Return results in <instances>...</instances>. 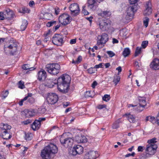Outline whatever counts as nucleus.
Returning a JSON list of instances; mask_svg holds the SVG:
<instances>
[{
	"label": "nucleus",
	"instance_id": "1",
	"mask_svg": "<svg viewBox=\"0 0 159 159\" xmlns=\"http://www.w3.org/2000/svg\"><path fill=\"white\" fill-rule=\"evenodd\" d=\"M71 78L67 74H64L59 77L57 80V89L61 93H66L68 92Z\"/></svg>",
	"mask_w": 159,
	"mask_h": 159
},
{
	"label": "nucleus",
	"instance_id": "2",
	"mask_svg": "<svg viewBox=\"0 0 159 159\" xmlns=\"http://www.w3.org/2000/svg\"><path fill=\"white\" fill-rule=\"evenodd\" d=\"M4 44V52L7 55H13L17 50L18 43L15 40H7V38H1Z\"/></svg>",
	"mask_w": 159,
	"mask_h": 159
},
{
	"label": "nucleus",
	"instance_id": "3",
	"mask_svg": "<svg viewBox=\"0 0 159 159\" xmlns=\"http://www.w3.org/2000/svg\"><path fill=\"white\" fill-rule=\"evenodd\" d=\"M57 151V146L53 143H50L42 151L41 156L43 159H50L52 155L55 154Z\"/></svg>",
	"mask_w": 159,
	"mask_h": 159
},
{
	"label": "nucleus",
	"instance_id": "4",
	"mask_svg": "<svg viewBox=\"0 0 159 159\" xmlns=\"http://www.w3.org/2000/svg\"><path fill=\"white\" fill-rule=\"evenodd\" d=\"M48 72L51 74L56 75L59 72L60 65L56 63H52L47 65L46 66Z\"/></svg>",
	"mask_w": 159,
	"mask_h": 159
},
{
	"label": "nucleus",
	"instance_id": "5",
	"mask_svg": "<svg viewBox=\"0 0 159 159\" xmlns=\"http://www.w3.org/2000/svg\"><path fill=\"white\" fill-rule=\"evenodd\" d=\"M71 18L70 16L68 14L64 13L59 16V22L62 25H66L70 23Z\"/></svg>",
	"mask_w": 159,
	"mask_h": 159
},
{
	"label": "nucleus",
	"instance_id": "6",
	"mask_svg": "<svg viewBox=\"0 0 159 159\" xmlns=\"http://www.w3.org/2000/svg\"><path fill=\"white\" fill-rule=\"evenodd\" d=\"M60 142L65 147H70L73 143V140L70 137H65L64 134H63L60 137Z\"/></svg>",
	"mask_w": 159,
	"mask_h": 159
},
{
	"label": "nucleus",
	"instance_id": "7",
	"mask_svg": "<svg viewBox=\"0 0 159 159\" xmlns=\"http://www.w3.org/2000/svg\"><path fill=\"white\" fill-rule=\"evenodd\" d=\"M103 0H88L87 6L91 10H95L98 7L99 4Z\"/></svg>",
	"mask_w": 159,
	"mask_h": 159
},
{
	"label": "nucleus",
	"instance_id": "8",
	"mask_svg": "<svg viewBox=\"0 0 159 159\" xmlns=\"http://www.w3.org/2000/svg\"><path fill=\"white\" fill-rule=\"evenodd\" d=\"M157 148V145L155 144H148L146 146V156L148 157L149 155H153L156 152V149Z\"/></svg>",
	"mask_w": 159,
	"mask_h": 159
},
{
	"label": "nucleus",
	"instance_id": "9",
	"mask_svg": "<svg viewBox=\"0 0 159 159\" xmlns=\"http://www.w3.org/2000/svg\"><path fill=\"white\" fill-rule=\"evenodd\" d=\"M69 8L71 14L73 16L78 15L80 12L79 5L77 3L71 4Z\"/></svg>",
	"mask_w": 159,
	"mask_h": 159
},
{
	"label": "nucleus",
	"instance_id": "10",
	"mask_svg": "<svg viewBox=\"0 0 159 159\" xmlns=\"http://www.w3.org/2000/svg\"><path fill=\"white\" fill-rule=\"evenodd\" d=\"M52 42L54 44L61 46L64 43L63 39L61 35L56 34L52 37Z\"/></svg>",
	"mask_w": 159,
	"mask_h": 159
},
{
	"label": "nucleus",
	"instance_id": "11",
	"mask_svg": "<svg viewBox=\"0 0 159 159\" xmlns=\"http://www.w3.org/2000/svg\"><path fill=\"white\" fill-rule=\"evenodd\" d=\"M58 100V96L55 93H50L48 95L47 100L48 103L51 104H54L57 102Z\"/></svg>",
	"mask_w": 159,
	"mask_h": 159
},
{
	"label": "nucleus",
	"instance_id": "12",
	"mask_svg": "<svg viewBox=\"0 0 159 159\" xmlns=\"http://www.w3.org/2000/svg\"><path fill=\"white\" fill-rule=\"evenodd\" d=\"M4 12H1V20H3L5 19H11L13 17L14 15H12V12L10 11V9H6Z\"/></svg>",
	"mask_w": 159,
	"mask_h": 159
},
{
	"label": "nucleus",
	"instance_id": "13",
	"mask_svg": "<svg viewBox=\"0 0 159 159\" xmlns=\"http://www.w3.org/2000/svg\"><path fill=\"white\" fill-rule=\"evenodd\" d=\"M46 118L45 117L39 118L38 120H36L32 125V128L34 130H38L40 127L41 125V122L45 120Z\"/></svg>",
	"mask_w": 159,
	"mask_h": 159
},
{
	"label": "nucleus",
	"instance_id": "14",
	"mask_svg": "<svg viewBox=\"0 0 159 159\" xmlns=\"http://www.w3.org/2000/svg\"><path fill=\"white\" fill-rule=\"evenodd\" d=\"M97 44L99 46L103 45L106 43L108 39V35L106 33H103L101 36H98Z\"/></svg>",
	"mask_w": 159,
	"mask_h": 159
},
{
	"label": "nucleus",
	"instance_id": "15",
	"mask_svg": "<svg viewBox=\"0 0 159 159\" xmlns=\"http://www.w3.org/2000/svg\"><path fill=\"white\" fill-rule=\"evenodd\" d=\"M83 151V148L81 146L77 145L74 147L70 152V153L72 155L75 156L77 154H81Z\"/></svg>",
	"mask_w": 159,
	"mask_h": 159
},
{
	"label": "nucleus",
	"instance_id": "16",
	"mask_svg": "<svg viewBox=\"0 0 159 159\" xmlns=\"http://www.w3.org/2000/svg\"><path fill=\"white\" fill-rule=\"evenodd\" d=\"M98 156V155L97 152L90 151L85 155L84 159H95Z\"/></svg>",
	"mask_w": 159,
	"mask_h": 159
},
{
	"label": "nucleus",
	"instance_id": "17",
	"mask_svg": "<svg viewBox=\"0 0 159 159\" xmlns=\"http://www.w3.org/2000/svg\"><path fill=\"white\" fill-rule=\"evenodd\" d=\"M136 11L134 6H132L129 7L127 11V15L126 16V18H128L129 19H131L132 18L134 13Z\"/></svg>",
	"mask_w": 159,
	"mask_h": 159
},
{
	"label": "nucleus",
	"instance_id": "18",
	"mask_svg": "<svg viewBox=\"0 0 159 159\" xmlns=\"http://www.w3.org/2000/svg\"><path fill=\"white\" fill-rule=\"evenodd\" d=\"M145 9L143 12L144 16H149L152 13L151 4L150 1L147 2L145 4Z\"/></svg>",
	"mask_w": 159,
	"mask_h": 159
},
{
	"label": "nucleus",
	"instance_id": "19",
	"mask_svg": "<svg viewBox=\"0 0 159 159\" xmlns=\"http://www.w3.org/2000/svg\"><path fill=\"white\" fill-rule=\"evenodd\" d=\"M110 24L108 21H102L99 24V27L102 31L107 30L110 26Z\"/></svg>",
	"mask_w": 159,
	"mask_h": 159
},
{
	"label": "nucleus",
	"instance_id": "20",
	"mask_svg": "<svg viewBox=\"0 0 159 159\" xmlns=\"http://www.w3.org/2000/svg\"><path fill=\"white\" fill-rule=\"evenodd\" d=\"M38 79L40 81H44L47 76L46 72L43 70L42 69L38 73Z\"/></svg>",
	"mask_w": 159,
	"mask_h": 159
},
{
	"label": "nucleus",
	"instance_id": "21",
	"mask_svg": "<svg viewBox=\"0 0 159 159\" xmlns=\"http://www.w3.org/2000/svg\"><path fill=\"white\" fill-rule=\"evenodd\" d=\"M75 139L76 141L78 143H85L87 141V139L86 137L81 134L76 135Z\"/></svg>",
	"mask_w": 159,
	"mask_h": 159
},
{
	"label": "nucleus",
	"instance_id": "22",
	"mask_svg": "<svg viewBox=\"0 0 159 159\" xmlns=\"http://www.w3.org/2000/svg\"><path fill=\"white\" fill-rule=\"evenodd\" d=\"M150 68L154 70H157L159 69V59H154L150 64Z\"/></svg>",
	"mask_w": 159,
	"mask_h": 159
},
{
	"label": "nucleus",
	"instance_id": "23",
	"mask_svg": "<svg viewBox=\"0 0 159 159\" xmlns=\"http://www.w3.org/2000/svg\"><path fill=\"white\" fill-rule=\"evenodd\" d=\"M36 112V110L34 109H27L25 110V116L27 117H30L34 116Z\"/></svg>",
	"mask_w": 159,
	"mask_h": 159
},
{
	"label": "nucleus",
	"instance_id": "24",
	"mask_svg": "<svg viewBox=\"0 0 159 159\" xmlns=\"http://www.w3.org/2000/svg\"><path fill=\"white\" fill-rule=\"evenodd\" d=\"M11 128V126L7 124L2 123L1 124V132L8 131Z\"/></svg>",
	"mask_w": 159,
	"mask_h": 159
},
{
	"label": "nucleus",
	"instance_id": "25",
	"mask_svg": "<svg viewBox=\"0 0 159 159\" xmlns=\"http://www.w3.org/2000/svg\"><path fill=\"white\" fill-rule=\"evenodd\" d=\"M138 100L139 106L141 107H144L146 104V98L144 97H139L138 98Z\"/></svg>",
	"mask_w": 159,
	"mask_h": 159
},
{
	"label": "nucleus",
	"instance_id": "26",
	"mask_svg": "<svg viewBox=\"0 0 159 159\" xmlns=\"http://www.w3.org/2000/svg\"><path fill=\"white\" fill-rule=\"evenodd\" d=\"M1 133L2 134V137L3 139H10L11 137L8 131L4 132H1Z\"/></svg>",
	"mask_w": 159,
	"mask_h": 159
},
{
	"label": "nucleus",
	"instance_id": "27",
	"mask_svg": "<svg viewBox=\"0 0 159 159\" xmlns=\"http://www.w3.org/2000/svg\"><path fill=\"white\" fill-rule=\"evenodd\" d=\"M28 24L27 21L25 20H24L22 21V23L20 26V30L21 31L24 30L27 27Z\"/></svg>",
	"mask_w": 159,
	"mask_h": 159
},
{
	"label": "nucleus",
	"instance_id": "28",
	"mask_svg": "<svg viewBox=\"0 0 159 159\" xmlns=\"http://www.w3.org/2000/svg\"><path fill=\"white\" fill-rule=\"evenodd\" d=\"M124 116H127L128 120L130 123H134L135 122V117L133 115L130 114H125Z\"/></svg>",
	"mask_w": 159,
	"mask_h": 159
},
{
	"label": "nucleus",
	"instance_id": "29",
	"mask_svg": "<svg viewBox=\"0 0 159 159\" xmlns=\"http://www.w3.org/2000/svg\"><path fill=\"white\" fill-rule=\"evenodd\" d=\"M47 85L49 88L52 87L55 84L52 79H47L46 80Z\"/></svg>",
	"mask_w": 159,
	"mask_h": 159
},
{
	"label": "nucleus",
	"instance_id": "30",
	"mask_svg": "<svg viewBox=\"0 0 159 159\" xmlns=\"http://www.w3.org/2000/svg\"><path fill=\"white\" fill-rule=\"evenodd\" d=\"M99 16H101L103 17H108L111 15V12L108 11H103L102 12L98 13Z\"/></svg>",
	"mask_w": 159,
	"mask_h": 159
},
{
	"label": "nucleus",
	"instance_id": "31",
	"mask_svg": "<svg viewBox=\"0 0 159 159\" xmlns=\"http://www.w3.org/2000/svg\"><path fill=\"white\" fill-rule=\"evenodd\" d=\"M120 122V119H119L113 124L112 128L113 129H116L118 128L119 127V124Z\"/></svg>",
	"mask_w": 159,
	"mask_h": 159
},
{
	"label": "nucleus",
	"instance_id": "32",
	"mask_svg": "<svg viewBox=\"0 0 159 159\" xmlns=\"http://www.w3.org/2000/svg\"><path fill=\"white\" fill-rule=\"evenodd\" d=\"M22 68L24 70H32L34 69L33 67H30V65L28 64H25L24 65L22 66Z\"/></svg>",
	"mask_w": 159,
	"mask_h": 159
},
{
	"label": "nucleus",
	"instance_id": "33",
	"mask_svg": "<svg viewBox=\"0 0 159 159\" xmlns=\"http://www.w3.org/2000/svg\"><path fill=\"white\" fill-rule=\"evenodd\" d=\"M145 120L146 121H149L150 122L153 124L156 122L155 118L153 116H147Z\"/></svg>",
	"mask_w": 159,
	"mask_h": 159
},
{
	"label": "nucleus",
	"instance_id": "34",
	"mask_svg": "<svg viewBox=\"0 0 159 159\" xmlns=\"http://www.w3.org/2000/svg\"><path fill=\"white\" fill-rule=\"evenodd\" d=\"M130 53V50L129 48H126L124 49L123 52L122 54L125 57H127L129 54Z\"/></svg>",
	"mask_w": 159,
	"mask_h": 159
},
{
	"label": "nucleus",
	"instance_id": "35",
	"mask_svg": "<svg viewBox=\"0 0 159 159\" xmlns=\"http://www.w3.org/2000/svg\"><path fill=\"white\" fill-rule=\"evenodd\" d=\"M113 78V81L115 85H116L120 80V77L117 75H115L114 76Z\"/></svg>",
	"mask_w": 159,
	"mask_h": 159
},
{
	"label": "nucleus",
	"instance_id": "36",
	"mask_svg": "<svg viewBox=\"0 0 159 159\" xmlns=\"http://www.w3.org/2000/svg\"><path fill=\"white\" fill-rule=\"evenodd\" d=\"M32 134L31 133H25V139L26 140H30L32 139Z\"/></svg>",
	"mask_w": 159,
	"mask_h": 159
},
{
	"label": "nucleus",
	"instance_id": "37",
	"mask_svg": "<svg viewBox=\"0 0 159 159\" xmlns=\"http://www.w3.org/2000/svg\"><path fill=\"white\" fill-rule=\"evenodd\" d=\"M141 47H138L136 48L134 55L135 57L138 56L141 53Z\"/></svg>",
	"mask_w": 159,
	"mask_h": 159
},
{
	"label": "nucleus",
	"instance_id": "38",
	"mask_svg": "<svg viewBox=\"0 0 159 159\" xmlns=\"http://www.w3.org/2000/svg\"><path fill=\"white\" fill-rule=\"evenodd\" d=\"M82 60V57L81 56H80L78 57L77 59L75 61L73 60L72 61L73 63L76 64L80 62Z\"/></svg>",
	"mask_w": 159,
	"mask_h": 159
},
{
	"label": "nucleus",
	"instance_id": "39",
	"mask_svg": "<svg viewBox=\"0 0 159 159\" xmlns=\"http://www.w3.org/2000/svg\"><path fill=\"white\" fill-rule=\"evenodd\" d=\"M46 111V110L45 108L41 107L39 108L38 110V112L39 113L41 114H44Z\"/></svg>",
	"mask_w": 159,
	"mask_h": 159
},
{
	"label": "nucleus",
	"instance_id": "40",
	"mask_svg": "<svg viewBox=\"0 0 159 159\" xmlns=\"http://www.w3.org/2000/svg\"><path fill=\"white\" fill-rule=\"evenodd\" d=\"M56 21H53L50 22H48L46 23V26L48 27H50L53 26V25H56Z\"/></svg>",
	"mask_w": 159,
	"mask_h": 159
},
{
	"label": "nucleus",
	"instance_id": "41",
	"mask_svg": "<svg viewBox=\"0 0 159 159\" xmlns=\"http://www.w3.org/2000/svg\"><path fill=\"white\" fill-rule=\"evenodd\" d=\"M24 84V82L22 80L20 81L18 83V88L21 89H24L25 88Z\"/></svg>",
	"mask_w": 159,
	"mask_h": 159
},
{
	"label": "nucleus",
	"instance_id": "42",
	"mask_svg": "<svg viewBox=\"0 0 159 159\" xmlns=\"http://www.w3.org/2000/svg\"><path fill=\"white\" fill-rule=\"evenodd\" d=\"M149 21V19L148 17H146L144 18L143 21V25L147 27L148 26V22Z\"/></svg>",
	"mask_w": 159,
	"mask_h": 159
},
{
	"label": "nucleus",
	"instance_id": "43",
	"mask_svg": "<svg viewBox=\"0 0 159 159\" xmlns=\"http://www.w3.org/2000/svg\"><path fill=\"white\" fill-rule=\"evenodd\" d=\"M110 99V95L108 94H105L102 97V100L105 101L107 102Z\"/></svg>",
	"mask_w": 159,
	"mask_h": 159
},
{
	"label": "nucleus",
	"instance_id": "44",
	"mask_svg": "<svg viewBox=\"0 0 159 159\" xmlns=\"http://www.w3.org/2000/svg\"><path fill=\"white\" fill-rule=\"evenodd\" d=\"M8 92L7 90H6L4 92L2 93V99H5L8 95Z\"/></svg>",
	"mask_w": 159,
	"mask_h": 159
},
{
	"label": "nucleus",
	"instance_id": "45",
	"mask_svg": "<svg viewBox=\"0 0 159 159\" xmlns=\"http://www.w3.org/2000/svg\"><path fill=\"white\" fill-rule=\"evenodd\" d=\"M148 42L147 41H143L141 44V48H145L148 45Z\"/></svg>",
	"mask_w": 159,
	"mask_h": 159
},
{
	"label": "nucleus",
	"instance_id": "46",
	"mask_svg": "<svg viewBox=\"0 0 159 159\" xmlns=\"http://www.w3.org/2000/svg\"><path fill=\"white\" fill-rule=\"evenodd\" d=\"M156 139L155 138H153L152 139L148 140V144H154V143L156 142Z\"/></svg>",
	"mask_w": 159,
	"mask_h": 159
},
{
	"label": "nucleus",
	"instance_id": "47",
	"mask_svg": "<svg viewBox=\"0 0 159 159\" xmlns=\"http://www.w3.org/2000/svg\"><path fill=\"white\" fill-rule=\"evenodd\" d=\"M107 53L111 57H112L115 55V53L111 51H108L107 52Z\"/></svg>",
	"mask_w": 159,
	"mask_h": 159
},
{
	"label": "nucleus",
	"instance_id": "48",
	"mask_svg": "<svg viewBox=\"0 0 159 159\" xmlns=\"http://www.w3.org/2000/svg\"><path fill=\"white\" fill-rule=\"evenodd\" d=\"M54 10L55 14H56V15H57L58 14H59V12L60 11V9L58 7H55L54 9Z\"/></svg>",
	"mask_w": 159,
	"mask_h": 159
},
{
	"label": "nucleus",
	"instance_id": "49",
	"mask_svg": "<svg viewBox=\"0 0 159 159\" xmlns=\"http://www.w3.org/2000/svg\"><path fill=\"white\" fill-rule=\"evenodd\" d=\"M85 6H83V9L82 11L83 13H84L85 15H87L89 13L88 12V11L84 9V8H85Z\"/></svg>",
	"mask_w": 159,
	"mask_h": 159
},
{
	"label": "nucleus",
	"instance_id": "50",
	"mask_svg": "<svg viewBox=\"0 0 159 159\" xmlns=\"http://www.w3.org/2000/svg\"><path fill=\"white\" fill-rule=\"evenodd\" d=\"M32 122V120H30V119H28L27 120H26L24 121L23 122V123L25 125H27L28 124H29L30 123H31Z\"/></svg>",
	"mask_w": 159,
	"mask_h": 159
},
{
	"label": "nucleus",
	"instance_id": "51",
	"mask_svg": "<svg viewBox=\"0 0 159 159\" xmlns=\"http://www.w3.org/2000/svg\"><path fill=\"white\" fill-rule=\"evenodd\" d=\"M103 63H100L98 65H97L95 66L94 68H103L102 64Z\"/></svg>",
	"mask_w": 159,
	"mask_h": 159
},
{
	"label": "nucleus",
	"instance_id": "52",
	"mask_svg": "<svg viewBox=\"0 0 159 159\" xmlns=\"http://www.w3.org/2000/svg\"><path fill=\"white\" fill-rule=\"evenodd\" d=\"M88 72L90 74H92L94 73V71L93 70V68L91 67L88 70Z\"/></svg>",
	"mask_w": 159,
	"mask_h": 159
},
{
	"label": "nucleus",
	"instance_id": "53",
	"mask_svg": "<svg viewBox=\"0 0 159 159\" xmlns=\"http://www.w3.org/2000/svg\"><path fill=\"white\" fill-rule=\"evenodd\" d=\"M44 17H45V18L46 19H49V18H48V16H52V14H50V13H46L44 15Z\"/></svg>",
	"mask_w": 159,
	"mask_h": 159
},
{
	"label": "nucleus",
	"instance_id": "54",
	"mask_svg": "<svg viewBox=\"0 0 159 159\" xmlns=\"http://www.w3.org/2000/svg\"><path fill=\"white\" fill-rule=\"evenodd\" d=\"M135 154V153L134 152H132V153H129L126 154L125 155V157H128L131 156H134Z\"/></svg>",
	"mask_w": 159,
	"mask_h": 159
},
{
	"label": "nucleus",
	"instance_id": "55",
	"mask_svg": "<svg viewBox=\"0 0 159 159\" xmlns=\"http://www.w3.org/2000/svg\"><path fill=\"white\" fill-rule=\"evenodd\" d=\"M98 83L96 81H94L92 84V87L93 88H94L97 85Z\"/></svg>",
	"mask_w": 159,
	"mask_h": 159
},
{
	"label": "nucleus",
	"instance_id": "56",
	"mask_svg": "<svg viewBox=\"0 0 159 159\" xmlns=\"http://www.w3.org/2000/svg\"><path fill=\"white\" fill-rule=\"evenodd\" d=\"M106 107V105H99L98 106V108L100 109H101L103 108H105Z\"/></svg>",
	"mask_w": 159,
	"mask_h": 159
},
{
	"label": "nucleus",
	"instance_id": "57",
	"mask_svg": "<svg viewBox=\"0 0 159 159\" xmlns=\"http://www.w3.org/2000/svg\"><path fill=\"white\" fill-rule=\"evenodd\" d=\"M116 70H117L118 71V74L119 75L121 72L122 70V68L121 66H119L118 67H117Z\"/></svg>",
	"mask_w": 159,
	"mask_h": 159
},
{
	"label": "nucleus",
	"instance_id": "58",
	"mask_svg": "<svg viewBox=\"0 0 159 159\" xmlns=\"http://www.w3.org/2000/svg\"><path fill=\"white\" fill-rule=\"evenodd\" d=\"M138 0H129V2L131 4H134L136 3Z\"/></svg>",
	"mask_w": 159,
	"mask_h": 159
},
{
	"label": "nucleus",
	"instance_id": "59",
	"mask_svg": "<svg viewBox=\"0 0 159 159\" xmlns=\"http://www.w3.org/2000/svg\"><path fill=\"white\" fill-rule=\"evenodd\" d=\"M91 92V91H87L86 94V96L89 97H92V96L90 94V93Z\"/></svg>",
	"mask_w": 159,
	"mask_h": 159
},
{
	"label": "nucleus",
	"instance_id": "60",
	"mask_svg": "<svg viewBox=\"0 0 159 159\" xmlns=\"http://www.w3.org/2000/svg\"><path fill=\"white\" fill-rule=\"evenodd\" d=\"M143 147L141 146H139L138 147V150L139 152H142L143 151Z\"/></svg>",
	"mask_w": 159,
	"mask_h": 159
},
{
	"label": "nucleus",
	"instance_id": "61",
	"mask_svg": "<svg viewBox=\"0 0 159 159\" xmlns=\"http://www.w3.org/2000/svg\"><path fill=\"white\" fill-rule=\"evenodd\" d=\"M119 42V41L117 39L115 38H113L112 39V43L113 44L114 43H117Z\"/></svg>",
	"mask_w": 159,
	"mask_h": 159
},
{
	"label": "nucleus",
	"instance_id": "62",
	"mask_svg": "<svg viewBox=\"0 0 159 159\" xmlns=\"http://www.w3.org/2000/svg\"><path fill=\"white\" fill-rule=\"evenodd\" d=\"M76 42V39H72L70 40V43L71 44H75Z\"/></svg>",
	"mask_w": 159,
	"mask_h": 159
},
{
	"label": "nucleus",
	"instance_id": "63",
	"mask_svg": "<svg viewBox=\"0 0 159 159\" xmlns=\"http://www.w3.org/2000/svg\"><path fill=\"white\" fill-rule=\"evenodd\" d=\"M34 4L33 1H30L29 3V5L30 6H32Z\"/></svg>",
	"mask_w": 159,
	"mask_h": 159
},
{
	"label": "nucleus",
	"instance_id": "64",
	"mask_svg": "<svg viewBox=\"0 0 159 159\" xmlns=\"http://www.w3.org/2000/svg\"><path fill=\"white\" fill-rule=\"evenodd\" d=\"M157 124L159 125V112H158L157 115Z\"/></svg>",
	"mask_w": 159,
	"mask_h": 159
}]
</instances>
